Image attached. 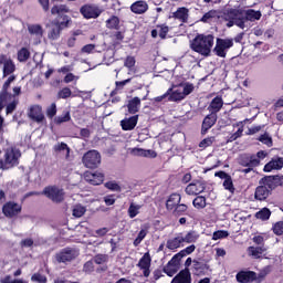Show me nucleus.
Returning <instances> with one entry per match:
<instances>
[{
	"label": "nucleus",
	"mask_w": 283,
	"mask_h": 283,
	"mask_svg": "<svg viewBox=\"0 0 283 283\" xmlns=\"http://www.w3.org/2000/svg\"><path fill=\"white\" fill-rule=\"evenodd\" d=\"M54 151L65 154V158L70 157V147H67V144L59 143L54 145Z\"/></svg>",
	"instance_id": "nucleus-42"
},
{
	"label": "nucleus",
	"mask_w": 283,
	"mask_h": 283,
	"mask_svg": "<svg viewBox=\"0 0 283 283\" xmlns=\"http://www.w3.org/2000/svg\"><path fill=\"white\" fill-rule=\"evenodd\" d=\"M195 86L191 83H186L184 86V91L182 94L185 97L189 96V94H191V92H193Z\"/></svg>",
	"instance_id": "nucleus-62"
},
{
	"label": "nucleus",
	"mask_w": 283,
	"mask_h": 283,
	"mask_svg": "<svg viewBox=\"0 0 283 283\" xmlns=\"http://www.w3.org/2000/svg\"><path fill=\"white\" fill-rule=\"evenodd\" d=\"M104 205H106V207L115 205V195L104 196Z\"/></svg>",
	"instance_id": "nucleus-63"
},
{
	"label": "nucleus",
	"mask_w": 283,
	"mask_h": 283,
	"mask_svg": "<svg viewBox=\"0 0 283 283\" xmlns=\"http://www.w3.org/2000/svg\"><path fill=\"white\" fill-rule=\"evenodd\" d=\"M28 32L32 36H35L39 42L41 41V39H43V27H41L40 24H30L28 27Z\"/></svg>",
	"instance_id": "nucleus-28"
},
{
	"label": "nucleus",
	"mask_w": 283,
	"mask_h": 283,
	"mask_svg": "<svg viewBox=\"0 0 283 283\" xmlns=\"http://www.w3.org/2000/svg\"><path fill=\"white\" fill-rule=\"evenodd\" d=\"M209 107H223V101H222V98H221L220 96H216V97L211 101Z\"/></svg>",
	"instance_id": "nucleus-59"
},
{
	"label": "nucleus",
	"mask_w": 283,
	"mask_h": 283,
	"mask_svg": "<svg viewBox=\"0 0 283 283\" xmlns=\"http://www.w3.org/2000/svg\"><path fill=\"white\" fill-rule=\"evenodd\" d=\"M88 96H90V93L73 88V92H72L73 103H80L76 105V107H83L84 106L83 103H85V98H88Z\"/></svg>",
	"instance_id": "nucleus-24"
},
{
	"label": "nucleus",
	"mask_w": 283,
	"mask_h": 283,
	"mask_svg": "<svg viewBox=\"0 0 283 283\" xmlns=\"http://www.w3.org/2000/svg\"><path fill=\"white\" fill-rule=\"evenodd\" d=\"M87 211V209L85 208V206H74V208L72 209V216L76 217V218H81L83 216H85V212Z\"/></svg>",
	"instance_id": "nucleus-45"
},
{
	"label": "nucleus",
	"mask_w": 283,
	"mask_h": 283,
	"mask_svg": "<svg viewBox=\"0 0 283 283\" xmlns=\"http://www.w3.org/2000/svg\"><path fill=\"white\" fill-rule=\"evenodd\" d=\"M239 14H241L240 10L238 9H229L226 10L222 14V19L228 21L227 25L229 28L233 27L234 24V20L237 17H239Z\"/></svg>",
	"instance_id": "nucleus-25"
},
{
	"label": "nucleus",
	"mask_w": 283,
	"mask_h": 283,
	"mask_svg": "<svg viewBox=\"0 0 283 283\" xmlns=\"http://www.w3.org/2000/svg\"><path fill=\"white\" fill-rule=\"evenodd\" d=\"M139 118V115H133L128 118H124L119 122V125L122 126V130L124 132H130L135 129L137 126V120Z\"/></svg>",
	"instance_id": "nucleus-22"
},
{
	"label": "nucleus",
	"mask_w": 283,
	"mask_h": 283,
	"mask_svg": "<svg viewBox=\"0 0 283 283\" xmlns=\"http://www.w3.org/2000/svg\"><path fill=\"white\" fill-rule=\"evenodd\" d=\"M166 210L172 212V216L176 218L188 216L189 207L188 206H172L166 207Z\"/></svg>",
	"instance_id": "nucleus-26"
},
{
	"label": "nucleus",
	"mask_w": 283,
	"mask_h": 283,
	"mask_svg": "<svg viewBox=\"0 0 283 283\" xmlns=\"http://www.w3.org/2000/svg\"><path fill=\"white\" fill-rule=\"evenodd\" d=\"M1 283H29V282L24 281L23 279H11V276H4Z\"/></svg>",
	"instance_id": "nucleus-61"
},
{
	"label": "nucleus",
	"mask_w": 283,
	"mask_h": 283,
	"mask_svg": "<svg viewBox=\"0 0 283 283\" xmlns=\"http://www.w3.org/2000/svg\"><path fill=\"white\" fill-rule=\"evenodd\" d=\"M212 145H213V137H207V138L202 139V142H200V144H198V147L206 149L208 147H211Z\"/></svg>",
	"instance_id": "nucleus-54"
},
{
	"label": "nucleus",
	"mask_w": 283,
	"mask_h": 283,
	"mask_svg": "<svg viewBox=\"0 0 283 283\" xmlns=\"http://www.w3.org/2000/svg\"><path fill=\"white\" fill-rule=\"evenodd\" d=\"M272 231L274 232L275 235H283V221L274 223V226L272 227Z\"/></svg>",
	"instance_id": "nucleus-53"
},
{
	"label": "nucleus",
	"mask_w": 283,
	"mask_h": 283,
	"mask_svg": "<svg viewBox=\"0 0 283 283\" xmlns=\"http://www.w3.org/2000/svg\"><path fill=\"white\" fill-rule=\"evenodd\" d=\"M218 18H219V12L217 10L212 9V10H209L208 12H206L202 15V18L200 19V21L203 23H211Z\"/></svg>",
	"instance_id": "nucleus-35"
},
{
	"label": "nucleus",
	"mask_w": 283,
	"mask_h": 283,
	"mask_svg": "<svg viewBox=\"0 0 283 283\" xmlns=\"http://www.w3.org/2000/svg\"><path fill=\"white\" fill-rule=\"evenodd\" d=\"M21 156L20 150L17 148L9 147L4 149V159L0 160V169L9 170L17 167Z\"/></svg>",
	"instance_id": "nucleus-4"
},
{
	"label": "nucleus",
	"mask_w": 283,
	"mask_h": 283,
	"mask_svg": "<svg viewBox=\"0 0 283 283\" xmlns=\"http://www.w3.org/2000/svg\"><path fill=\"white\" fill-rule=\"evenodd\" d=\"M207 189L205 182L201 181H195L189 185H187V188H185V193L187 196H198Z\"/></svg>",
	"instance_id": "nucleus-18"
},
{
	"label": "nucleus",
	"mask_w": 283,
	"mask_h": 283,
	"mask_svg": "<svg viewBox=\"0 0 283 283\" xmlns=\"http://www.w3.org/2000/svg\"><path fill=\"white\" fill-rule=\"evenodd\" d=\"M227 238H229V231L218 230V231L213 232V237L211 238V240L218 241L220 239H227Z\"/></svg>",
	"instance_id": "nucleus-50"
},
{
	"label": "nucleus",
	"mask_w": 283,
	"mask_h": 283,
	"mask_svg": "<svg viewBox=\"0 0 283 283\" xmlns=\"http://www.w3.org/2000/svg\"><path fill=\"white\" fill-rule=\"evenodd\" d=\"M196 251V245L191 244L182 250H180L178 253L174 254L172 260H182V258L187 255H191Z\"/></svg>",
	"instance_id": "nucleus-34"
},
{
	"label": "nucleus",
	"mask_w": 283,
	"mask_h": 283,
	"mask_svg": "<svg viewBox=\"0 0 283 283\" xmlns=\"http://www.w3.org/2000/svg\"><path fill=\"white\" fill-rule=\"evenodd\" d=\"M104 188L108 189V191L119 192L122 191V187L115 181H106L104 182Z\"/></svg>",
	"instance_id": "nucleus-48"
},
{
	"label": "nucleus",
	"mask_w": 283,
	"mask_h": 283,
	"mask_svg": "<svg viewBox=\"0 0 283 283\" xmlns=\"http://www.w3.org/2000/svg\"><path fill=\"white\" fill-rule=\"evenodd\" d=\"M31 282L33 283H46L48 280L45 279V275L35 273L33 276H31Z\"/></svg>",
	"instance_id": "nucleus-56"
},
{
	"label": "nucleus",
	"mask_w": 283,
	"mask_h": 283,
	"mask_svg": "<svg viewBox=\"0 0 283 283\" xmlns=\"http://www.w3.org/2000/svg\"><path fill=\"white\" fill-rule=\"evenodd\" d=\"M153 265V258L149 252L144 253V256L137 262V269L143 272L144 277L148 279L150 276V266Z\"/></svg>",
	"instance_id": "nucleus-13"
},
{
	"label": "nucleus",
	"mask_w": 283,
	"mask_h": 283,
	"mask_svg": "<svg viewBox=\"0 0 283 283\" xmlns=\"http://www.w3.org/2000/svg\"><path fill=\"white\" fill-rule=\"evenodd\" d=\"M29 117L38 123H41L43 120V114H41V108H31L29 112Z\"/></svg>",
	"instance_id": "nucleus-41"
},
{
	"label": "nucleus",
	"mask_w": 283,
	"mask_h": 283,
	"mask_svg": "<svg viewBox=\"0 0 283 283\" xmlns=\"http://www.w3.org/2000/svg\"><path fill=\"white\" fill-rule=\"evenodd\" d=\"M258 187L279 188L283 187V175H265L259 179Z\"/></svg>",
	"instance_id": "nucleus-6"
},
{
	"label": "nucleus",
	"mask_w": 283,
	"mask_h": 283,
	"mask_svg": "<svg viewBox=\"0 0 283 283\" xmlns=\"http://www.w3.org/2000/svg\"><path fill=\"white\" fill-rule=\"evenodd\" d=\"M124 39H125V35L120 31H116L113 34L114 44H120V42H123Z\"/></svg>",
	"instance_id": "nucleus-58"
},
{
	"label": "nucleus",
	"mask_w": 283,
	"mask_h": 283,
	"mask_svg": "<svg viewBox=\"0 0 283 283\" xmlns=\"http://www.w3.org/2000/svg\"><path fill=\"white\" fill-rule=\"evenodd\" d=\"M83 165L87 169H98L101 167V153L97 150H90L83 155Z\"/></svg>",
	"instance_id": "nucleus-5"
},
{
	"label": "nucleus",
	"mask_w": 283,
	"mask_h": 283,
	"mask_svg": "<svg viewBox=\"0 0 283 283\" xmlns=\"http://www.w3.org/2000/svg\"><path fill=\"white\" fill-rule=\"evenodd\" d=\"M172 277V282L170 283H191V273L188 268L180 270V272Z\"/></svg>",
	"instance_id": "nucleus-23"
},
{
	"label": "nucleus",
	"mask_w": 283,
	"mask_h": 283,
	"mask_svg": "<svg viewBox=\"0 0 283 283\" xmlns=\"http://www.w3.org/2000/svg\"><path fill=\"white\" fill-rule=\"evenodd\" d=\"M265 252L263 247H248V255L254 260L261 259V255Z\"/></svg>",
	"instance_id": "nucleus-33"
},
{
	"label": "nucleus",
	"mask_w": 283,
	"mask_h": 283,
	"mask_svg": "<svg viewBox=\"0 0 283 283\" xmlns=\"http://www.w3.org/2000/svg\"><path fill=\"white\" fill-rule=\"evenodd\" d=\"M214 43V36L212 34H198L191 42L190 48L200 54L201 56H210L211 48Z\"/></svg>",
	"instance_id": "nucleus-2"
},
{
	"label": "nucleus",
	"mask_w": 283,
	"mask_h": 283,
	"mask_svg": "<svg viewBox=\"0 0 283 283\" xmlns=\"http://www.w3.org/2000/svg\"><path fill=\"white\" fill-rule=\"evenodd\" d=\"M83 179L85 182L92 186H101L103 182H105V174L98 171L92 172L87 170L83 172Z\"/></svg>",
	"instance_id": "nucleus-12"
},
{
	"label": "nucleus",
	"mask_w": 283,
	"mask_h": 283,
	"mask_svg": "<svg viewBox=\"0 0 283 283\" xmlns=\"http://www.w3.org/2000/svg\"><path fill=\"white\" fill-rule=\"evenodd\" d=\"M70 260H72V250L70 249H65L61 251L59 254H56V261L59 263H65Z\"/></svg>",
	"instance_id": "nucleus-37"
},
{
	"label": "nucleus",
	"mask_w": 283,
	"mask_h": 283,
	"mask_svg": "<svg viewBox=\"0 0 283 283\" xmlns=\"http://www.w3.org/2000/svg\"><path fill=\"white\" fill-rule=\"evenodd\" d=\"M106 25L108 29L118 30V29H120V19H118V17H116V15H112L106 21Z\"/></svg>",
	"instance_id": "nucleus-40"
},
{
	"label": "nucleus",
	"mask_w": 283,
	"mask_h": 283,
	"mask_svg": "<svg viewBox=\"0 0 283 283\" xmlns=\"http://www.w3.org/2000/svg\"><path fill=\"white\" fill-rule=\"evenodd\" d=\"M30 59V50L28 48H22L18 51V61L20 63H25Z\"/></svg>",
	"instance_id": "nucleus-43"
},
{
	"label": "nucleus",
	"mask_w": 283,
	"mask_h": 283,
	"mask_svg": "<svg viewBox=\"0 0 283 283\" xmlns=\"http://www.w3.org/2000/svg\"><path fill=\"white\" fill-rule=\"evenodd\" d=\"M127 83H130V78L120 81V82H115V90L112 91L111 96H114L116 94H118V92H120V90L125 88V85H127Z\"/></svg>",
	"instance_id": "nucleus-46"
},
{
	"label": "nucleus",
	"mask_w": 283,
	"mask_h": 283,
	"mask_svg": "<svg viewBox=\"0 0 283 283\" xmlns=\"http://www.w3.org/2000/svg\"><path fill=\"white\" fill-rule=\"evenodd\" d=\"M256 140H259V143H261L268 147H272V137H270V135H268V133L259 136V138Z\"/></svg>",
	"instance_id": "nucleus-51"
},
{
	"label": "nucleus",
	"mask_w": 283,
	"mask_h": 283,
	"mask_svg": "<svg viewBox=\"0 0 283 283\" xmlns=\"http://www.w3.org/2000/svg\"><path fill=\"white\" fill-rule=\"evenodd\" d=\"M283 169V157L274 156L268 164L263 166V172L270 174L272 171H279Z\"/></svg>",
	"instance_id": "nucleus-16"
},
{
	"label": "nucleus",
	"mask_w": 283,
	"mask_h": 283,
	"mask_svg": "<svg viewBox=\"0 0 283 283\" xmlns=\"http://www.w3.org/2000/svg\"><path fill=\"white\" fill-rule=\"evenodd\" d=\"M182 243H187V241L182 239L172 238L168 240V242H166V248H168V250H177L178 248L182 247Z\"/></svg>",
	"instance_id": "nucleus-38"
},
{
	"label": "nucleus",
	"mask_w": 283,
	"mask_h": 283,
	"mask_svg": "<svg viewBox=\"0 0 283 283\" xmlns=\"http://www.w3.org/2000/svg\"><path fill=\"white\" fill-rule=\"evenodd\" d=\"M15 70L17 65L14 64V61H12V59L9 57L3 64V78H6V76H10V74H14Z\"/></svg>",
	"instance_id": "nucleus-29"
},
{
	"label": "nucleus",
	"mask_w": 283,
	"mask_h": 283,
	"mask_svg": "<svg viewBox=\"0 0 283 283\" xmlns=\"http://www.w3.org/2000/svg\"><path fill=\"white\" fill-rule=\"evenodd\" d=\"M107 262H108L107 254H96V256H94V261H92V263L96 265H103V264H106Z\"/></svg>",
	"instance_id": "nucleus-47"
},
{
	"label": "nucleus",
	"mask_w": 283,
	"mask_h": 283,
	"mask_svg": "<svg viewBox=\"0 0 283 283\" xmlns=\"http://www.w3.org/2000/svg\"><path fill=\"white\" fill-rule=\"evenodd\" d=\"M22 211V207L15 202H7L2 207V213L7 218H13Z\"/></svg>",
	"instance_id": "nucleus-19"
},
{
	"label": "nucleus",
	"mask_w": 283,
	"mask_h": 283,
	"mask_svg": "<svg viewBox=\"0 0 283 283\" xmlns=\"http://www.w3.org/2000/svg\"><path fill=\"white\" fill-rule=\"evenodd\" d=\"M191 205L196 210H202L207 207V198H205V196H197L191 201Z\"/></svg>",
	"instance_id": "nucleus-36"
},
{
	"label": "nucleus",
	"mask_w": 283,
	"mask_h": 283,
	"mask_svg": "<svg viewBox=\"0 0 283 283\" xmlns=\"http://www.w3.org/2000/svg\"><path fill=\"white\" fill-rule=\"evenodd\" d=\"M67 12H70V9L64 4L54 6L51 9V13L57 14V17H60V19H63V21L57 20V23L49 32V39H52L53 41H55V39H59L61 34V27H66L67 23H70V17L66 15Z\"/></svg>",
	"instance_id": "nucleus-1"
},
{
	"label": "nucleus",
	"mask_w": 283,
	"mask_h": 283,
	"mask_svg": "<svg viewBox=\"0 0 283 283\" xmlns=\"http://www.w3.org/2000/svg\"><path fill=\"white\" fill-rule=\"evenodd\" d=\"M198 233L193 230L187 232L185 237H182V233H178L176 237H174V239H182V241H187V244L196 243V241H198Z\"/></svg>",
	"instance_id": "nucleus-27"
},
{
	"label": "nucleus",
	"mask_w": 283,
	"mask_h": 283,
	"mask_svg": "<svg viewBox=\"0 0 283 283\" xmlns=\"http://www.w3.org/2000/svg\"><path fill=\"white\" fill-rule=\"evenodd\" d=\"M80 12L85 19L90 20L101 17L103 10L96 4L87 3L81 7Z\"/></svg>",
	"instance_id": "nucleus-10"
},
{
	"label": "nucleus",
	"mask_w": 283,
	"mask_h": 283,
	"mask_svg": "<svg viewBox=\"0 0 283 283\" xmlns=\"http://www.w3.org/2000/svg\"><path fill=\"white\" fill-rule=\"evenodd\" d=\"M275 187H266V186H256L254 188V200L260 202H266L268 199L272 196V191H274Z\"/></svg>",
	"instance_id": "nucleus-11"
},
{
	"label": "nucleus",
	"mask_w": 283,
	"mask_h": 283,
	"mask_svg": "<svg viewBox=\"0 0 283 283\" xmlns=\"http://www.w3.org/2000/svg\"><path fill=\"white\" fill-rule=\"evenodd\" d=\"M96 50V44H86L81 49L82 54H92Z\"/></svg>",
	"instance_id": "nucleus-57"
},
{
	"label": "nucleus",
	"mask_w": 283,
	"mask_h": 283,
	"mask_svg": "<svg viewBox=\"0 0 283 283\" xmlns=\"http://www.w3.org/2000/svg\"><path fill=\"white\" fill-rule=\"evenodd\" d=\"M130 10L136 14H142L148 10V4L145 1H136L130 6Z\"/></svg>",
	"instance_id": "nucleus-31"
},
{
	"label": "nucleus",
	"mask_w": 283,
	"mask_h": 283,
	"mask_svg": "<svg viewBox=\"0 0 283 283\" xmlns=\"http://www.w3.org/2000/svg\"><path fill=\"white\" fill-rule=\"evenodd\" d=\"M17 105H19V103L14 95L8 93V91L0 92V107H17Z\"/></svg>",
	"instance_id": "nucleus-17"
},
{
	"label": "nucleus",
	"mask_w": 283,
	"mask_h": 283,
	"mask_svg": "<svg viewBox=\"0 0 283 283\" xmlns=\"http://www.w3.org/2000/svg\"><path fill=\"white\" fill-rule=\"evenodd\" d=\"M140 105V99L139 97H133L132 99L128 101V104L126 107H138Z\"/></svg>",
	"instance_id": "nucleus-64"
},
{
	"label": "nucleus",
	"mask_w": 283,
	"mask_h": 283,
	"mask_svg": "<svg viewBox=\"0 0 283 283\" xmlns=\"http://www.w3.org/2000/svg\"><path fill=\"white\" fill-rule=\"evenodd\" d=\"M210 266L206 262L201 260H193V264L191 265V272H189L193 276H205L209 272Z\"/></svg>",
	"instance_id": "nucleus-15"
},
{
	"label": "nucleus",
	"mask_w": 283,
	"mask_h": 283,
	"mask_svg": "<svg viewBox=\"0 0 283 283\" xmlns=\"http://www.w3.org/2000/svg\"><path fill=\"white\" fill-rule=\"evenodd\" d=\"M182 98H186L182 92L168 88L164 95L155 97V101L156 103H167L168 101H182Z\"/></svg>",
	"instance_id": "nucleus-14"
},
{
	"label": "nucleus",
	"mask_w": 283,
	"mask_h": 283,
	"mask_svg": "<svg viewBox=\"0 0 283 283\" xmlns=\"http://www.w3.org/2000/svg\"><path fill=\"white\" fill-rule=\"evenodd\" d=\"M272 216V211L269 208H263L259 212H256L255 218L262 221H266Z\"/></svg>",
	"instance_id": "nucleus-44"
},
{
	"label": "nucleus",
	"mask_w": 283,
	"mask_h": 283,
	"mask_svg": "<svg viewBox=\"0 0 283 283\" xmlns=\"http://www.w3.org/2000/svg\"><path fill=\"white\" fill-rule=\"evenodd\" d=\"M172 17L186 23L189 17V10L185 7L178 8L177 11L172 13Z\"/></svg>",
	"instance_id": "nucleus-32"
},
{
	"label": "nucleus",
	"mask_w": 283,
	"mask_h": 283,
	"mask_svg": "<svg viewBox=\"0 0 283 283\" xmlns=\"http://www.w3.org/2000/svg\"><path fill=\"white\" fill-rule=\"evenodd\" d=\"M139 209H142V206L130 203V206H128V218L133 219L137 217L139 214Z\"/></svg>",
	"instance_id": "nucleus-49"
},
{
	"label": "nucleus",
	"mask_w": 283,
	"mask_h": 283,
	"mask_svg": "<svg viewBox=\"0 0 283 283\" xmlns=\"http://www.w3.org/2000/svg\"><path fill=\"white\" fill-rule=\"evenodd\" d=\"M262 17L261 11H255L253 9H249L245 11V20L248 21H255V20H260Z\"/></svg>",
	"instance_id": "nucleus-39"
},
{
	"label": "nucleus",
	"mask_w": 283,
	"mask_h": 283,
	"mask_svg": "<svg viewBox=\"0 0 283 283\" xmlns=\"http://www.w3.org/2000/svg\"><path fill=\"white\" fill-rule=\"evenodd\" d=\"M232 46H233L232 39L218 38L216 41V46L213 49V52H214L216 56H220V59H226L227 50H229Z\"/></svg>",
	"instance_id": "nucleus-7"
},
{
	"label": "nucleus",
	"mask_w": 283,
	"mask_h": 283,
	"mask_svg": "<svg viewBox=\"0 0 283 283\" xmlns=\"http://www.w3.org/2000/svg\"><path fill=\"white\" fill-rule=\"evenodd\" d=\"M234 280H237V283H256L254 272L250 270H241L237 272V274H234Z\"/></svg>",
	"instance_id": "nucleus-20"
},
{
	"label": "nucleus",
	"mask_w": 283,
	"mask_h": 283,
	"mask_svg": "<svg viewBox=\"0 0 283 283\" xmlns=\"http://www.w3.org/2000/svg\"><path fill=\"white\" fill-rule=\"evenodd\" d=\"M157 28H160L159 30V36L161 40L166 39L167 33L169 32V28L166 24L157 25Z\"/></svg>",
	"instance_id": "nucleus-60"
},
{
	"label": "nucleus",
	"mask_w": 283,
	"mask_h": 283,
	"mask_svg": "<svg viewBox=\"0 0 283 283\" xmlns=\"http://www.w3.org/2000/svg\"><path fill=\"white\" fill-rule=\"evenodd\" d=\"M180 259H172L166 263V266H164V273L168 275V277H172L176 275V273H180Z\"/></svg>",
	"instance_id": "nucleus-21"
},
{
	"label": "nucleus",
	"mask_w": 283,
	"mask_h": 283,
	"mask_svg": "<svg viewBox=\"0 0 283 283\" xmlns=\"http://www.w3.org/2000/svg\"><path fill=\"white\" fill-rule=\"evenodd\" d=\"M41 195L45 196L50 201L54 203H60L63 201V189H60L56 186H50L43 188Z\"/></svg>",
	"instance_id": "nucleus-8"
},
{
	"label": "nucleus",
	"mask_w": 283,
	"mask_h": 283,
	"mask_svg": "<svg viewBox=\"0 0 283 283\" xmlns=\"http://www.w3.org/2000/svg\"><path fill=\"white\" fill-rule=\"evenodd\" d=\"M268 158V151L259 150L256 154H241L237 159V164L243 168H258L261 166V160Z\"/></svg>",
	"instance_id": "nucleus-3"
},
{
	"label": "nucleus",
	"mask_w": 283,
	"mask_h": 283,
	"mask_svg": "<svg viewBox=\"0 0 283 283\" xmlns=\"http://www.w3.org/2000/svg\"><path fill=\"white\" fill-rule=\"evenodd\" d=\"M211 109V114L207 115V117H205V119L202 120V128L200 130L201 135H207V132H209V129H211V127H213V125H216V122L218 120V112H220V109L222 108H209Z\"/></svg>",
	"instance_id": "nucleus-9"
},
{
	"label": "nucleus",
	"mask_w": 283,
	"mask_h": 283,
	"mask_svg": "<svg viewBox=\"0 0 283 283\" xmlns=\"http://www.w3.org/2000/svg\"><path fill=\"white\" fill-rule=\"evenodd\" d=\"M59 72H61L62 74H66V76L64 77L65 83H72V73H70V65L61 67Z\"/></svg>",
	"instance_id": "nucleus-52"
},
{
	"label": "nucleus",
	"mask_w": 283,
	"mask_h": 283,
	"mask_svg": "<svg viewBox=\"0 0 283 283\" xmlns=\"http://www.w3.org/2000/svg\"><path fill=\"white\" fill-rule=\"evenodd\" d=\"M180 195L179 193H170V196H168V200H166V207H180V206H187L185 203H180Z\"/></svg>",
	"instance_id": "nucleus-30"
},
{
	"label": "nucleus",
	"mask_w": 283,
	"mask_h": 283,
	"mask_svg": "<svg viewBox=\"0 0 283 283\" xmlns=\"http://www.w3.org/2000/svg\"><path fill=\"white\" fill-rule=\"evenodd\" d=\"M222 186L224 187V189L231 193H235V187L233 186V179H228L224 180V182L222 184Z\"/></svg>",
	"instance_id": "nucleus-55"
}]
</instances>
